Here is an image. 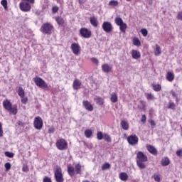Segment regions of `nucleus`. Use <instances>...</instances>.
<instances>
[{"mask_svg": "<svg viewBox=\"0 0 182 182\" xmlns=\"http://www.w3.org/2000/svg\"><path fill=\"white\" fill-rule=\"evenodd\" d=\"M147 156L142 151H139L136 154V166L140 170H144L146 168V161H147Z\"/></svg>", "mask_w": 182, "mask_h": 182, "instance_id": "1", "label": "nucleus"}, {"mask_svg": "<svg viewBox=\"0 0 182 182\" xmlns=\"http://www.w3.org/2000/svg\"><path fill=\"white\" fill-rule=\"evenodd\" d=\"M19 4V8L23 12H29L31 9V4H35V0H22Z\"/></svg>", "mask_w": 182, "mask_h": 182, "instance_id": "2", "label": "nucleus"}, {"mask_svg": "<svg viewBox=\"0 0 182 182\" xmlns=\"http://www.w3.org/2000/svg\"><path fill=\"white\" fill-rule=\"evenodd\" d=\"M54 175L56 182L65 181V179L63 178V174L62 173V168L60 167L57 166Z\"/></svg>", "mask_w": 182, "mask_h": 182, "instance_id": "3", "label": "nucleus"}, {"mask_svg": "<svg viewBox=\"0 0 182 182\" xmlns=\"http://www.w3.org/2000/svg\"><path fill=\"white\" fill-rule=\"evenodd\" d=\"M53 29V26L49 23H44L41 27V32L50 35Z\"/></svg>", "mask_w": 182, "mask_h": 182, "instance_id": "4", "label": "nucleus"}, {"mask_svg": "<svg viewBox=\"0 0 182 182\" xmlns=\"http://www.w3.org/2000/svg\"><path fill=\"white\" fill-rule=\"evenodd\" d=\"M33 125L35 129L41 130L42 127H43V121H42V118L41 117H36L34 119Z\"/></svg>", "mask_w": 182, "mask_h": 182, "instance_id": "5", "label": "nucleus"}, {"mask_svg": "<svg viewBox=\"0 0 182 182\" xmlns=\"http://www.w3.org/2000/svg\"><path fill=\"white\" fill-rule=\"evenodd\" d=\"M34 83H36V86H38V87H41V88L48 87V84L46 83V82H45V80H43V79L41 77L34 78Z\"/></svg>", "mask_w": 182, "mask_h": 182, "instance_id": "6", "label": "nucleus"}, {"mask_svg": "<svg viewBox=\"0 0 182 182\" xmlns=\"http://www.w3.org/2000/svg\"><path fill=\"white\" fill-rule=\"evenodd\" d=\"M127 141L130 146H136L139 143V137L136 134L130 135L127 138Z\"/></svg>", "mask_w": 182, "mask_h": 182, "instance_id": "7", "label": "nucleus"}, {"mask_svg": "<svg viewBox=\"0 0 182 182\" xmlns=\"http://www.w3.org/2000/svg\"><path fill=\"white\" fill-rule=\"evenodd\" d=\"M56 145L59 150H66L68 149V142L63 139L58 140Z\"/></svg>", "mask_w": 182, "mask_h": 182, "instance_id": "8", "label": "nucleus"}, {"mask_svg": "<svg viewBox=\"0 0 182 182\" xmlns=\"http://www.w3.org/2000/svg\"><path fill=\"white\" fill-rule=\"evenodd\" d=\"M102 29L107 33H110V32L113 31V26H112V23L109 21H105L102 23Z\"/></svg>", "mask_w": 182, "mask_h": 182, "instance_id": "9", "label": "nucleus"}, {"mask_svg": "<svg viewBox=\"0 0 182 182\" xmlns=\"http://www.w3.org/2000/svg\"><path fill=\"white\" fill-rule=\"evenodd\" d=\"M80 33L82 38H85L87 39H89V38L92 36V31L86 28H80Z\"/></svg>", "mask_w": 182, "mask_h": 182, "instance_id": "10", "label": "nucleus"}, {"mask_svg": "<svg viewBox=\"0 0 182 182\" xmlns=\"http://www.w3.org/2000/svg\"><path fill=\"white\" fill-rule=\"evenodd\" d=\"M71 49L74 55H79V52H80V46L76 43H74L71 45Z\"/></svg>", "mask_w": 182, "mask_h": 182, "instance_id": "11", "label": "nucleus"}, {"mask_svg": "<svg viewBox=\"0 0 182 182\" xmlns=\"http://www.w3.org/2000/svg\"><path fill=\"white\" fill-rule=\"evenodd\" d=\"M82 105L86 110H88L89 112H93V105H92L89 101H83Z\"/></svg>", "mask_w": 182, "mask_h": 182, "instance_id": "12", "label": "nucleus"}, {"mask_svg": "<svg viewBox=\"0 0 182 182\" xmlns=\"http://www.w3.org/2000/svg\"><path fill=\"white\" fill-rule=\"evenodd\" d=\"M112 69H113V67L112 65H109V64H104L102 66V72L105 73H109V72H112Z\"/></svg>", "mask_w": 182, "mask_h": 182, "instance_id": "13", "label": "nucleus"}, {"mask_svg": "<svg viewBox=\"0 0 182 182\" xmlns=\"http://www.w3.org/2000/svg\"><path fill=\"white\" fill-rule=\"evenodd\" d=\"M146 149L148 151L151 153V154H154V156H156V154H157V149H156V148H154V146H153L152 145H147Z\"/></svg>", "mask_w": 182, "mask_h": 182, "instance_id": "14", "label": "nucleus"}, {"mask_svg": "<svg viewBox=\"0 0 182 182\" xmlns=\"http://www.w3.org/2000/svg\"><path fill=\"white\" fill-rule=\"evenodd\" d=\"M3 106L6 110H10L11 107H12V103L9 100H6L3 102Z\"/></svg>", "mask_w": 182, "mask_h": 182, "instance_id": "15", "label": "nucleus"}, {"mask_svg": "<svg viewBox=\"0 0 182 182\" xmlns=\"http://www.w3.org/2000/svg\"><path fill=\"white\" fill-rule=\"evenodd\" d=\"M90 22L94 28H97V25H99V22L97 21V18L95 17H90Z\"/></svg>", "mask_w": 182, "mask_h": 182, "instance_id": "16", "label": "nucleus"}, {"mask_svg": "<svg viewBox=\"0 0 182 182\" xmlns=\"http://www.w3.org/2000/svg\"><path fill=\"white\" fill-rule=\"evenodd\" d=\"M95 102H96L97 105H99L100 106H102L105 103V100L102 98V97H97L96 96L94 99Z\"/></svg>", "mask_w": 182, "mask_h": 182, "instance_id": "17", "label": "nucleus"}, {"mask_svg": "<svg viewBox=\"0 0 182 182\" xmlns=\"http://www.w3.org/2000/svg\"><path fill=\"white\" fill-rule=\"evenodd\" d=\"M82 85V82H80V81H79V80H75L73 82V89H75V90H77L80 88V86Z\"/></svg>", "mask_w": 182, "mask_h": 182, "instance_id": "18", "label": "nucleus"}, {"mask_svg": "<svg viewBox=\"0 0 182 182\" xmlns=\"http://www.w3.org/2000/svg\"><path fill=\"white\" fill-rule=\"evenodd\" d=\"M132 56L133 58V59H139L140 56H141V55L140 54V52L136 50H133L132 52Z\"/></svg>", "mask_w": 182, "mask_h": 182, "instance_id": "19", "label": "nucleus"}, {"mask_svg": "<svg viewBox=\"0 0 182 182\" xmlns=\"http://www.w3.org/2000/svg\"><path fill=\"white\" fill-rule=\"evenodd\" d=\"M121 127L124 130H129V122L126 120H122L121 121Z\"/></svg>", "mask_w": 182, "mask_h": 182, "instance_id": "20", "label": "nucleus"}, {"mask_svg": "<svg viewBox=\"0 0 182 182\" xmlns=\"http://www.w3.org/2000/svg\"><path fill=\"white\" fill-rule=\"evenodd\" d=\"M119 178L122 181H127V178H129V175L125 172H122L119 173Z\"/></svg>", "mask_w": 182, "mask_h": 182, "instance_id": "21", "label": "nucleus"}, {"mask_svg": "<svg viewBox=\"0 0 182 182\" xmlns=\"http://www.w3.org/2000/svg\"><path fill=\"white\" fill-rule=\"evenodd\" d=\"M161 164V166H163L164 167H166V166H168L170 164V159H168V157L162 159Z\"/></svg>", "mask_w": 182, "mask_h": 182, "instance_id": "22", "label": "nucleus"}, {"mask_svg": "<svg viewBox=\"0 0 182 182\" xmlns=\"http://www.w3.org/2000/svg\"><path fill=\"white\" fill-rule=\"evenodd\" d=\"M154 53L156 56H159L161 55V48L159 45H156V48H154Z\"/></svg>", "mask_w": 182, "mask_h": 182, "instance_id": "23", "label": "nucleus"}, {"mask_svg": "<svg viewBox=\"0 0 182 182\" xmlns=\"http://www.w3.org/2000/svg\"><path fill=\"white\" fill-rule=\"evenodd\" d=\"M166 79L168 80V82H173V80H174V74L168 72L166 75Z\"/></svg>", "mask_w": 182, "mask_h": 182, "instance_id": "24", "label": "nucleus"}, {"mask_svg": "<svg viewBox=\"0 0 182 182\" xmlns=\"http://www.w3.org/2000/svg\"><path fill=\"white\" fill-rule=\"evenodd\" d=\"M68 173L70 177H73L75 176V168L72 166L68 167Z\"/></svg>", "mask_w": 182, "mask_h": 182, "instance_id": "25", "label": "nucleus"}, {"mask_svg": "<svg viewBox=\"0 0 182 182\" xmlns=\"http://www.w3.org/2000/svg\"><path fill=\"white\" fill-rule=\"evenodd\" d=\"M117 94L116 92H112L111 95L110 100L112 103H116L117 102Z\"/></svg>", "mask_w": 182, "mask_h": 182, "instance_id": "26", "label": "nucleus"}, {"mask_svg": "<svg viewBox=\"0 0 182 182\" xmlns=\"http://www.w3.org/2000/svg\"><path fill=\"white\" fill-rule=\"evenodd\" d=\"M55 21L59 26L63 25L65 23V20L62 17H55Z\"/></svg>", "mask_w": 182, "mask_h": 182, "instance_id": "27", "label": "nucleus"}, {"mask_svg": "<svg viewBox=\"0 0 182 182\" xmlns=\"http://www.w3.org/2000/svg\"><path fill=\"white\" fill-rule=\"evenodd\" d=\"M119 29L122 33H124L126 32V29H127V24H126V23H123L119 25Z\"/></svg>", "mask_w": 182, "mask_h": 182, "instance_id": "28", "label": "nucleus"}, {"mask_svg": "<svg viewBox=\"0 0 182 182\" xmlns=\"http://www.w3.org/2000/svg\"><path fill=\"white\" fill-rule=\"evenodd\" d=\"M18 96L20 97H25V90L22 87H18Z\"/></svg>", "mask_w": 182, "mask_h": 182, "instance_id": "29", "label": "nucleus"}, {"mask_svg": "<svg viewBox=\"0 0 182 182\" xmlns=\"http://www.w3.org/2000/svg\"><path fill=\"white\" fill-rule=\"evenodd\" d=\"M75 170L77 174H80V171H82V166L80 164H76Z\"/></svg>", "mask_w": 182, "mask_h": 182, "instance_id": "30", "label": "nucleus"}, {"mask_svg": "<svg viewBox=\"0 0 182 182\" xmlns=\"http://www.w3.org/2000/svg\"><path fill=\"white\" fill-rule=\"evenodd\" d=\"M92 134H93L92 130L87 129L85 131V137H87V139H90V137H92Z\"/></svg>", "mask_w": 182, "mask_h": 182, "instance_id": "31", "label": "nucleus"}, {"mask_svg": "<svg viewBox=\"0 0 182 182\" xmlns=\"http://www.w3.org/2000/svg\"><path fill=\"white\" fill-rule=\"evenodd\" d=\"M115 23L119 26L120 25H122V23H124V22H123V19H122V18L120 17H117L115 18Z\"/></svg>", "mask_w": 182, "mask_h": 182, "instance_id": "32", "label": "nucleus"}, {"mask_svg": "<svg viewBox=\"0 0 182 182\" xmlns=\"http://www.w3.org/2000/svg\"><path fill=\"white\" fill-rule=\"evenodd\" d=\"M104 140L107 141V143H112V137H110V135L107 134H104Z\"/></svg>", "mask_w": 182, "mask_h": 182, "instance_id": "33", "label": "nucleus"}, {"mask_svg": "<svg viewBox=\"0 0 182 182\" xmlns=\"http://www.w3.org/2000/svg\"><path fill=\"white\" fill-rule=\"evenodd\" d=\"M9 112H10V114H16L18 113V109L16 107H11L10 109H9Z\"/></svg>", "mask_w": 182, "mask_h": 182, "instance_id": "34", "label": "nucleus"}, {"mask_svg": "<svg viewBox=\"0 0 182 182\" xmlns=\"http://www.w3.org/2000/svg\"><path fill=\"white\" fill-rule=\"evenodd\" d=\"M152 87L155 92H160L161 90V85H153Z\"/></svg>", "mask_w": 182, "mask_h": 182, "instance_id": "35", "label": "nucleus"}, {"mask_svg": "<svg viewBox=\"0 0 182 182\" xmlns=\"http://www.w3.org/2000/svg\"><path fill=\"white\" fill-rule=\"evenodd\" d=\"M104 137H105V134H103V132H99L97 133V139L98 140H103Z\"/></svg>", "mask_w": 182, "mask_h": 182, "instance_id": "36", "label": "nucleus"}, {"mask_svg": "<svg viewBox=\"0 0 182 182\" xmlns=\"http://www.w3.org/2000/svg\"><path fill=\"white\" fill-rule=\"evenodd\" d=\"M1 4L4 8V9H8V1L7 0H1Z\"/></svg>", "mask_w": 182, "mask_h": 182, "instance_id": "37", "label": "nucleus"}, {"mask_svg": "<svg viewBox=\"0 0 182 182\" xmlns=\"http://www.w3.org/2000/svg\"><path fill=\"white\" fill-rule=\"evenodd\" d=\"M109 5L110 6H117V5H119V1H114V0H111V1L109 2Z\"/></svg>", "mask_w": 182, "mask_h": 182, "instance_id": "38", "label": "nucleus"}, {"mask_svg": "<svg viewBox=\"0 0 182 182\" xmlns=\"http://www.w3.org/2000/svg\"><path fill=\"white\" fill-rule=\"evenodd\" d=\"M4 154L6 157H9V159H13L14 156H15L14 153L9 152V151H6Z\"/></svg>", "mask_w": 182, "mask_h": 182, "instance_id": "39", "label": "nucleus"}, {"mask_svg": "<svg viewBox=\"0 0 182 182\" xmlns=\"http://www.w3.org/2000/svg\"><path fill=\"white\" fill-rule=\"evenodd\" d=\"M133 44L135 46H140L141 45L140 40H139V38H134L133 41Z\"/></svg>", "mask_w": 182, "mask_h": 182, "instance_id": "40", "label": "nucleus"}, {"mask_svg": "<svg viewBox=\"0 0 182 182\" xmlns=\"http://www.w3.org/2000/svg\"><path fill=\"white\" fill-rule=\"evenodd\" d=\"M107 168H110V164L109 163H105L102 166V170H107Z\"/></svg>", "mask_w": 182, "mask_h": 182, "instance_id": "41", "label": "nucleus"}, {"mask_svg": "<svg viewBox=\"0 0 182 182\" xmlns=\"http://www.w3.org/2000/svg\"><path fill=\"white\" fill-rule=\"evenodd\" d=\"M147 100H154V95L151 93H148L146 95Z\"/></svg>", "mask_w": 182, "mask_h": 182, "instance_id": "42", "label": "nucleus"}, {"mask_svg": "<svg viewBox=\"0 0 182 182\" xmlns=\"http://www.w3.org/2000/svg\"><path fill=\"white\" fill-rule=\"evenodd\" d=\"M168 109H171L172 110H174V109H176V104H174V102H169Z\"/></svg>", "mask_w": 182, "mask_h": 182, "instance_id": "43", "label": "nucleus"}, {"mask_svg": "<svg viewBox=\"0 0 182 182\" xmlns=\"http://www.w3.org/2000/svg\"><path fill=\"white\" fill-rule=\"evenodd\" d=\"M154 178L155 181H157V182L161 181V176H160V175H156V174H154Z\"/></svg>", "mask_w": 182, "mask_h": 182, "instance_id": "44", "label": "nucleus"}, {"mask_svg": "<svg viewBox=\"0 0 182 182\" xmlns=\"http://www.w3.org/2000/svg\"><path fill=\"white\" fill-rule=\"evenodd\" d=\"M4 167L6 170V171L11 170V163H9V162L6 163L4 165Z\"/></svg>", "mask_w": 182, "mask_h": 182, "instance_id": "45", "label": "nucleus"}, {"mask_svg": "<svg viewBox=\"0 0 182 182\" xmlns=\"http://www.w3.org/2000/svg\"><path fill=\"white\" fill-rule=\"evenodd\" d=\"M141 33L143 35V36H147V33H148L147 29L142 28L141 30Z\"/></svg>", "mask_w": 182, "mask_h": 182, "instance_id": "46", "label": "nucleus"}, {"mask_svg": "<svg viewBox=\"0 0 182 182\" xmlns=\"http://www.w3.org/2000/svg\"><path fill=\"white\" fill-rule=\"evenodd\" d=\"M58 11H59V7H58L57 6H53V8H52L53 14H56V12H58Z\"/></svg>", "mask_w": 182, "mask_h": 182, "instance_id": "47", "label": "nucleus"}, {"mask_svg": "<svg viewBox=\"0 0 182 182\" xmlns=\"http://www.w3.org/2000/svg\"><path fill=\"white\" fill-rule=\"evenodd\" d=\"M91 61L92 63H95L97 65H99V60H97V58H91Z\"/></svg>", "mask_w": 182, "mask_h": 182, "instance_id": "48", "label": "nucleus"}, {"mask_svg": "<svg viewBox=\"0 0 182 182\" xmlns=\"http://www.w3.org/2000/svg\"><path fill=\"white\" fill-rule=\"evenodd\" d=\"M4 136V129H2V122H0V137Z\"/></svg>", "mask_w": 182, "mask_h": 182, "instance_id": "49", "label": "nucleus"}, {"mask_svg": "<svg viewBox=\"0 0 182 182\" xmlns=\"http://www.w3.org/2000/svg\"><path fill=\"white\" fill-rule=\"evenodd\" d=\"M43 182H52V178L45 176L43 179Z\"/></svg>", "mask_w": 182, "mask_h": 182, "instance_id": "50", "label": "nucleus"}, {"mask_svg": "<svg viewBox=\"0 0 182 182\" xmlns=\"http://www.w3.org/2000/svg\"><path fill=\"white\" fill-rule=\"evenodd\" d=\"M48 133L50 134H53V133H55V127H51L48 129Z\"/></svg>", "mask_w": 182, "mask_h": 182, "instance_id": "51", "label": "nucleus"}, {"mask_svg": "<svg viewBox=\"0 0 182 182\" xmlns=\"http://www.w3.org/2000/svg\"><path fill=\"white\" fill-rule=\"evenodd\" d=\"M176 156L182 158V149H178L176 151Z\"/></svg>", "mask_w": 182, "mask_h": 182, "instance_id": "52", "label": "nucleus"}, {"mask_svg": "<svg viewBox=\"0 0 182 182\" xmlns=\"http://www.w3.org/2000/svg\"><path fill=\"white\" fill-rule=\"evenodd\" d=\"M149 123H150L151 126L152 127V129H154V127L156 126V122H154V120L151 119L149 121Z\"/></svg>", "mask_w": 182, "mask_h": 182, "instance_id": "53", "label": "nucleus"}, {"mask_svg": "<svg viewBox=\"0 0 182 182\" xmlns=\"http://www.w3.org/2000/svg\"><path fill=\"white\" fill-rule=\"evenodd\" d=\"M22 99H21V102H23V103H26L27 102H28V97H21Z\"/></svg>", "mask_w": 182, "mask_h": 182, "instance_id": "54", "label": "nucleus"}, {"mask_svg": "<svg viewBox=\"0 0 182 182\" xmlns=\"http://www.w3.org/2000/svg\"><path fill=\"white\" fill-rule=\"evenodd\" d=\"M141 122H142V123H146V115H142V117H141Z\"/></svg>", "mask_w": 182, "mask_h": 182, "instance_id": "55", "label": "nucleus"}, {"mask_svg": "<svg viewBox=\"0 0 182 182\" xmlns=\"http://www.w3.org/2000/svg\"><path fill=\"white\" fill-rule=\"evenodd\" d=\"M178 19H179L180 21H182V12H179L178 14Z\"/></svg>", "mask_w": 182, "mask_h": 182, "instance_id": "56", "label": "nucleus"}, {"mask_svg": "<svg viewBox=\"0 0 182 182\" xmlns=\"http://www.w3.org/2000/svg\"><path fill=\"white\" fill-rule=\"evenodd\" d=\"M171 93L173 97H176L177 99V94H176V92L171 91Z\"/></svg>", "mask_w": 182, "mask_h": 182, "instance_id": "57", "label": "nucleus"}, {"mask_svg": "<svg viewBox=\"0 0 182 182\" xmlns=\"http://www.w3.org/2000/svg\"><path fill=\"white\" fill-rule=\"evenodd\" d=\"M23 171H24V172L28 171V166H23Z\"/></svg>", "mask_w": 182, "mask_h": 182, "instance_id": "58", "label": "nucleus"}, {"mask_svg": "<svg viewBox=\"0 0 182 182\" xmlns=\"http://www.w3.org/2000/svg\"><path fill=\"white\" fill-rule=\"evenodd\" d=\"M18 126H23V122H22L21 121H18Z\"/></svg>", "mask_w": 182, "mask_h": 182, "instance_id": "59", "label": "nucleus"}, {"mask_svg": "<svg viewBox=\"0 0 182 182\" xmlns=\"http://www.w3.org/2000/svg\"><path fill=\"white\" fill-rule=\"evenodd\" d=\"M36 14V15H41V12L40 11H37Z\"/></svg>", "mask_w": 182, "mask_h": 182, "instance_id": "60", "label": "nucleus"}, {"mask_svg": "<svg viewBox=\"0 0 182 182\" xmlns=\"http://www.w3.org/2000/svg\"><path fill=\"white\" fill-rule=\"evenodd\" d=\"M79 4H82V1L80 0L79 1Z\"/></svg>", "mask_w": 182, "mask_h": 182, "instance_id": "61", "label": "nucleus"}, {"mask_svg": "<svg viewBox=\"0 0 182 182\" xmlns=\"http://www.w3.org/2000/svg\"><path fill=\"white\" fill-rule=\"evenodd\" d=\"M127 1H132V0H127Z\"/></svg>", "mask_w": 182, "mask_h": 182, "instance_id": "62", "label": "nucleus"}]
</instances>
